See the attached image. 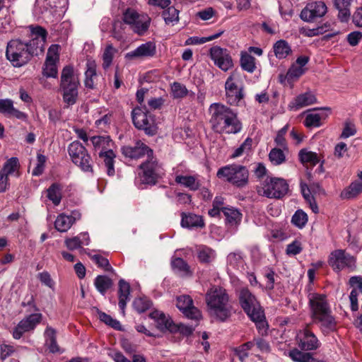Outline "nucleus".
I'll use <instances>...</instances> for the list:
<instances>
[{
    "label": "nucleus",
    "mask_w": 362,
    "mask_h": 362,
    "mask_svg": "<svg viewBox=\"0 0 362 362\" xmlns=\"http://www.w3.org/2000/svg\"><path fill=\"white\" fill-rule=\"evenodd\" d=\"M90 258L96 264H98V267L104 269L105 271L112 270V267L107 258L103 257L100 255H93Z\"/></svg>",
    "instance_id": "nucleus-60"
},
{
    "label": "nucleus",
    "mask_w": 362,
    "mask_h": 362,
    "mask_svg": "<svg viewBox=\"0 0 362 362\" xmlns=\"http://www.w3.org/2000/svg\"><path fill=\"white\" fill-rule=\"evenodd\" d=\"M115 53V49L112 45H108L103 54V66L104 69H107L112 64L114 54Z\"/></svg>",
    "instance_id": "nucleus-58"
},
{
    "label": "nucleus",
    "mask_w": 362,
    "mask_h": 362,
    "mask_svg": "<svg viewBox=\"0 0 362 362\" xmlns=\"http://www.w3.org/2000/svg\"><path fill=\"white\" fill-rule=\"evenodd\" d=\"M46 163V157L40 153L37 156V164L34 170H33V175L39 176L42 174Z\"/></svg>",
    "instance_id": "nucleus-59"
},
{
    "label": "nucleus",
    "mask_w": 362,
    "mask_h": 362,
    "mask_svg": "<svg viewBox=\"0 0 362 362\" xmlns=\"http://www.w3.org/2000/svg\"><path fill=\"white\" fill-rule=\"evenodd\" d=\"M79 85V80L74 74V68L71 66L64 67L61 74L60 89L62 92L63 101L66 107L76 103Z\"/></svg>",
    "instance_id": "nucleus-3"
},
{
    "label": "nucleus",
    "mask_w": 362,
    "mask_h": 362,
    "mask_svg": "<svg viewBox=\"0 0 362 362\" xmlns=\"http://www.w3.org/2000/svg\"><path fill=\"white\" fill-rule=\"evenodd\" d=\"M327 12V7L324 1H316L308 3L300 13V18L304 21L311 22L315 18L324 16Z\"/></svg>",
    "instance_id": "nucleus-16"
},
{
    "label": "nucleus",
    "mask_w": 362,
    "mask_h": 362,
    "mask_svg": "<svg viewBox=\"0 0 362 362\" xmlns=\"http://www.w3.org/2000/svg\"><path fill=\"white\" fill-rule=\"evenodd\" d=\"M216 175L235 187H243L248 182L249 172L243 165L232 164L219 168Z\"/></svg>",
    "instance_id": "nucleus-5"
},
{
    "label": "nucleus",
    "mask_w": 362,
    "mask_h": 362,
    "mask_svg": "<svg viewBox=\"0 0 362 362\" xmlns=\"http://www.w3.org/2000/svg\"><path fill=\"white\" fill-rule=\"evenodd\" d=\"M47 198L54 206H58L62 200V188L57 183H53L47 190Z\"/></svg>",
    "instance_id": "nucleus-45"
},
{
    "label": "nucleus",
    "mask_w": 362,
    "mask_h": 362,
    "mask_svg": "<svg viewBox=\"0 0 362 362\" xmlns=\"http://www.w3.org/2000/svg\"><path fill=\"white\" fill-rule=\"evenodd\" d=\"M269 158L271 163L274 165H279L286 161V156L281 149L272 148L269 153Z\"/></svg>",
    "instance_id": "nucleus-51"
},
{
    "label": "nucleus",
    "mask_w": 362,
    "mask_h": 362,
    "mask_svg": "<svg viewBox=\"0 0 362 362\" xmlns=\"http://www.w3.org/2000/svg\"><path fill=\"white\" fill-rule=\"evenodd\" d=\"M226 99L230 105H239L244 98L243 86L238 73L233 72L225 83Z\"/></svg>",
    "instance_id": "nucleus-8"
},
{
    "label": "nucleus",
    "mask_w": 362,
    "mask_h": 362,
    "mask_svg": "<svg viewBox=\"0 0 362 362\" xmlns=\"http://www.w3.org/2000/svg\"><path fill=\"white\" fill-rule=\"evenodd\" d=\"M45 335L47 337L46 344L49 350L52 353L62 352L57 344L54 329L51 327H47L45 330Z\"/></svg>",
    "instance_id": "nucleus-46"
},
{
    "label": "nucleus",
    "mask_w": 362,
    "mask_h": 362,
    "mask_svg": "<svg viewBox=\"0 0 362 362\" xmlns=\"http://www.w3.org/2000/svg\"><path fill=\"white\" fill-rule=\"evenodd\" d=\"M351 1V0H334V6L339 11L338 17L343 22L347 21L350 16Z\"/></svg>",
    "instance_id": "nucleus-37"
},
{
    "label": "nucleus",
    "mask_w": 362,
    "mask_h": 362,
    "mask_svg": "<svg viewBox=\"0 0 362 362\" xmlns=\"http://www.w3.org/2000/svg\"><path fill=\"white\" fill-rule=\"evenodd\" d=\"M163 174V170L160 165L151 157L150 160L140 165L136 182L141 184L155 185Z\"/></svg>",
    "instance_id": "nucleus-9"
},
{
    "label": "nucleus",
    "mask_w": 362,
    "mask_h": 362,
    "mask_svg": "<svg viewBox=\"0 0 362 362\" xmlns=\"http://www.w3.org/2000/svg\"><path fill=\"white\" fill-rule=\"evenodd\" d=\"M209 315L221 321H226L232 315L233 306L227 291L219 286L210 288L205 296Z\"/></svg>",
    "instance_id": "nucleus-2"
},
{
    "label": "nucleus",
    "mask_w": 362,
    "mask_h": 362,
    "mask_svg": "<svg viewBox=\"0 0 362 362\" xmlns=\"http://www.w3.org/2000/svg\"><path fill=\"white\" fill-rule=\"evenodd\" d=\"M175 170V181L177 184L189 189L191 191H197L201 186L198 175H181L178 170Z\"/></svg>",
    "instance_id": "nucleus-25"
},
{
    "label": "nucleus",
    "mask_w": 362,
    "mask_h": 362,
    "mask_svg": "<svg viewBox=\"0 0 362 362\" xmlns=\"http://www.w3.org/2000/svg\"><path fill=\"white\" fill-rule=\"evenodd\" d=\"M227 262L228 267L235 269H239L243 267L244 257L240 252H231L227 257Z\"/></svg>",
    "instance_id": "nucleus-47"
},
{
    "label": "nucleus",
    "mask_w": 362,
    "mask_h": 362,
    "mask_svg": "<svg viewBox=\"0 0 362 362\" xmlns=\"http://www.w3.org/2000/svg\"><path fill=\"white\" fill-rule=\"evenodd\" d=\"M300 189L302 194L306 202L309 204L310 209L314 213L317 214L318 212V206L314 199L313 196L311 194L310 189L306 184L303 183L300 184Z\"/></svg>",
    "instance_id": "nucleus-50"
},
{
    "label": "nucleus",
    "mask_w": 362,
    "mask_h": 362,
    "mask_svg": "<svg viewBox=\"0 0 362 362\" xmlns=\"http://www.w3.org/2000/svg\"><path fill=\"white\" fill-rule=\"evenodd\" d=\"M37 278L40 281L45 285L46 286L50 288L51 289H54L55 283L52 279L50 274L47 272H42L37 274Z\"/></svg>",
    "instance_id": "nucleus-62"
},
{
    "label": "nucleus",
    "mask_w": 362,
    "mask_h": 362,
    "mask_svg": "<svg viewBox=\"0 0 362 362\" xmlns=\"http://www.w3.org/2000/svg\"><path fill=\"white\" fill-rule=\"evenodd\" d=\"M132 115L133 123L137 129L144 130L148 134H154L153 119L147 112L141 107H135Z\"/></svg>",
    "instance_id": "nucleus-14"
},
{
    "label": "nucleus",
    "mask_w": 362,
    "mask_h": 362,
    "mask_svg": "<svg viewBox=\"0 0 362 362\" xmlns=\"http://www.w3.org/2000/svg\"><path fill=\"white\" fill-rule=\"evenodd\" d=\"M41 320L42 314L40 313H33L25 317L14 328L12 333L13 337L19 339L24 333L34 329Z\"/></svg>",
    "instance_id": "nucleus-19"
},
{
    "label": "nucleus",
    "mask_w": 362,
    "mask_h": 362,
    "mask_svg": "<svg viewBox=\"0 0 362 362\" xmlns=\"http://www.w3.org/2000/svg\"><path fill=\"white\" fill-rule=\"evenodd\" d=\"M211 115L210 124L213 130L219 134H237L242 129V123L238 114L228 106L220 103H212L209 108Z\"/></svg>",
    "instance_id": "nucleus-1"
},
{
    "label": "nucleus",
    "mask_w": 362,
    "mask_h": 362,
    "mask_svg": "<svg viewBox=\"0 0 362 362\" xmlns=\"http://www.w3.org/2000/svg\"><path fill=\"white\" fill-rule=\"evenodd\" d=\"M303 250L300 241L295 240L287 245L286 252L288 255H296L301 252Z\"/></svg>",
    "instance_id": "nucleus-63"
},
{
    "label": "nucleus",
    "mask_w": 362,
    "mask_h": 362,
    "mask_svg": "<svg viewBox=\"0 0 362 362\" xmlns=\"http://www.w3.org/2000/svg\"><path fill=\"white\" fill-rule=\"evenodd\" d=\"M320 325V329L325 334H328L337 329V322L332 315L331 311L313 319Z\"/></svg>",
    "instance_id": "nucleus-28"
},
{
    "label": "nucleus",
    "mask_w": 362,
    "mask_h": 362,
    "mask_svg": "<svg viewBox=\"0 0 362 362\" xmlns=\"http://www.w3.org/2000/svg\"><path fill=\"white\" fill-rule=\"evenodd\" d=\"M171 93L174 98H182L187 95L188 90L185 85L174 82L171 85Z\"/></svg>",
    "instance_id": "nucleus-55"
},
{
    "label": "nucleus",
    "mask_w": 362,
    "mask_h": 362,
    "mask_svg": "<svg viewBox=\"0 0 362 362\" xmlns=\"http://www.w3.org/2000/svg\"><path fill=\"white\" fill-rule=\"evenodd\" d=\"M72 225V219L64 213L58 215L54 221V227L56 230L61 233L66 232Z\"/></svg>",
    "instance_id": "nucleus-41"
},
{
    "label": "nucleus",
    "mask_w": 362,
    "mask_h": 362,
    "mask_svg": "<svg viewBox=\"0 0 362 362\" xmlns=\"http://www.w3.org/2000/svg\"><path fill=\"white\" fill-rule=\"evenodd\" d=\"M31 32H32L33 36H34L35 40H40V42L42 44L45 43L47 33V31L44 28H42V27H40V26H37L35 28H32Z\"/></svg>",
    "instance_id": "nucleus-64"
},
{
    "label": "nucleus",
    "mask_w": 362,
    "mask_h": 362,
    "mask_svg": "<svg viewBox=\"0 0 362 362\" xmlns=\"http://www.w3.org/2000/svg\"><path fill=\"white\" fill-rule=\"evenodd\" d=\"M0 171L5 173L7 176L14 175L19 177L21 173L18 159L16 157H12L8 159Z\"/></svg>",
    "instance_id": "nucleus-33"
},
{
    "label": "nucleus",
    "mask_w": 362,
    "mask_h": 362,
    "mask_svg": "<svg viewBox=\"0 0 362 362\" xmlns=\"http://www.w3.org/2000/svg\"><path fill=\"white\" fill-rule=\"evenodd\" d=\"M223 213L226 217V223L231 226L237 225L241 221L242 214L238 209L233 207L223 209Z\"/></svg>",
    "instance_id": "nucleus-44"
},
{
    "label": "nucleus",
    "mask_w": 362,
    "mask_h": 362,
    "mask_svg": "<svg viewBox=\"0 0 362 362\" xmlns=\"http://www.w3.org/2000/svg\"><path fill=\"white\" fill-rule=\"evenodd\" d=\"M328 264L337 272L345 269L353 271L356 268V258L343 250H336L330 253Z\"/></svg>",
    "instance_id": "nucleus-12"
},
{
    "label": "nucleus",
    "mask_w": 362,
    "mask_h": 362,
    "mask_svg": "<svg viewBox=\"0 0 362 362\" xmlns=\"http://www.w3.org/2000/svg\"><path fill=\"white\" fill-rule=\"evenodd\" d=\"M94 285L96 289L101 294H105V292L112 286V281L106 276L99 275L95 278Z\"/></svg>",
    "instance_id": "nucleus-48"
},
{
    "label": "nucleus",
    "mask_w": 362,
    "mask_h": 362,
    "mask_svg": "<svg viewBox=\"0 0 362 362\" xmlns=\"http://www.w3.org/2000/svg\"><path fill=\"white\" fill-rule=\"evenodd\" d=\"M123 21L130 25L134 33L140 35L147 31L151 23V18L147 15H140L132 8H127L124 12Z\"/></svg>",
    "instance_id": "nucleus-11"
},
{
    "label": "nucleus",
    "mask_w": 362,
    "mask_h": 362,
    "mask_svg": "<svg viewBox=\"0 0 362 362\" xmlns=\"http://www.w3.org/2000/svg\"><path fill=\"white\" fill-rule=\"evenodd\" d=\"M299 159L303 163H310L312 165H315L320 162L318 155L313 151L302 149L299 152Z\"/></svg>",
    "instance_id": "nucleus-49"
},
{
    "label": "nucleus",
    "mask_w": 362,
    "mask_h": 362,
    "mask_svg": "<svg viewBox=\"0 0 362 362\" xmlns=\"http://www.w3.org/2000/svg\"><path fill=\"white\" fill-rule=\"evenodd\" d=\"M122 153L125 157L132 159H139L145 155H147L148 158H150L153 155V151L141 141H137L134 146H123Z\"/></svg>",
    "instance_id": "nucleus-22"
},
{
    "label": "nucleus",
    "mask_w": 362,
    "mask_h": 362,
    "mask_svg": "<svg viewBox=\"0 0 362 362\" xmlns=\"http://www.w3.org/2000/svg\"><path fill=\"white\" fill-rule=\"evenodd\" d=\"M362 192V182L355 181L351 182L347 187H346L341 192V197L342 199H350L356 197Z\"/></svg>",
    "instance_id": "nucleus-36"
},
{
    "label": "nucleus",
    "mask_w": 362,
    "mask_h": 362,
    "mask_svg": "<svg viewBox=\"0 0 362 362\" xmlns=\"http://www.w3.org/2000/svg\"><path fill=\"white\" fill-rule=\"evenodd\" d=\"M210 57L214 64L223 71H227L233 66L228 51L218 46H214L210 49Z\"/></svg>",
    "instance_id": "nucleus-18"
},
{
    "label": "nucleus",
    "mask_w": 362,
    "mask_h": 362,
    "mask_svg": "<svg viewBox=\"0 0 362 362\" xmlns=\"http://www.w3.org/2000/svg\"><path fill=\"white\" fill-rule=\"evenodd\" d=\"M275 56L278 59H285L291 52V49L288 43L284 40H280L277 41L273 47Z\"/></svg>",
    "instance_id": "nucleus-40"
},
{
    "label": "nucleus",
    "mask_w": 362,
    "mask_h": 362,
    "mask_svg": "<svg viewBox=\"0 0 362 362\" xmlns=\"http://www.w3.org/2000/svg\"><path fill=\"white\" fill-rule=\"evenodd\" d=\"M156 53L154 42H147L141 44L135 49L126 54V58L130 60L153 57Z\"/></svg>",
    "instance_id": "nucleus-23"
},
{
    "label": "nucleus",
    "mask_w": 362,
    "mask_h": 362,
    "mask_svg": "<svg viewBox=\"0 0 362 362\" xmlns=\"http://www.w3.org/2000/svg\"><path fill=\"white\" fill-rule=\"evenodd\" d=\"M98 317L100 321H102L107 325L117 330L121 329L120 322L118 320L113 319L110 315L100 311L98 312Z\"/></svg>",
    "instance_id": "nucleus-56"
},
{
    "label": "nucleus",
    "mask_w": 362,
    "mask_h": 362,
    "mask_svg": "<svg viewBox=\"0 0 362 362\" xmlns=\"http://www.w3.org/2000/svg\"><path fill=\"white\" fill-rule=\"evenodd\" d=\"M171 265L173 269L179 273L181 276H188L192 274L189 266L182 258H173L171 262Z\"/></svg>",
    "instance_id": "nucleus-38"
},
{
    "label": "nucleus",
    "mask_w": 362,
    "mask_h": 362,
    "mask_svg": "<svg viewBox=\"0 0 362 362\" xmlns=\"http://www.w3.org/2000/svg\"><path fill=\"white\" fill-rule=\"evenodd\" d=\"M90 141L93 146L95 153L100 155V153L106 152L112 149L114 142L109 136H95L90 138Z\"/></svg>",
    "instance_id": "nucleus-29"
},
{
    "label": "nucleus",
    "mask_w": 362,
    "mask_h": 362,
    "mask_svg": "<svg viewBox=\"0 0 362 362\" xmlns=\"http://www.w3.org/2000/svg\"><path fill=\"white\" fill-rule=\"evenodd\" d=\"M133 305L138 313H144L151 306V302L146 297L138 298L134 300Z\"/></svg>",
    "instance_id": "nucleus-57"
},
{
    "label": "nucleus",
    "mask_w": 362,
    "mask_h": 362,
    "mask_svg": "<svg viewBox=\"0 0 362 362\" xmlns=\"http://www.w3.org/2000/svg\"><path fill=\"white\" fill-rule=\"evenodd\" d=\"M327 115L325 112H315L308 114L304 124L307 127H318L321 125V120L325 119Z\"/></svg>",
    "instance_id": "nucleus-42"
},
{
    "label": "nucleus",
    "mask_w": 362,
    "mask_h": 362,
    "mask_svg": "<svg viewBox=\"0 0 362 362\" xmlns=\"http://www.w3.org/2000/svg\"><path fill=\"white\" fill-rule=\"evenodd\" d=\"M308 299L313 319L331 311L324 294L310 293Z\"/></svg>",
    "instance_id": "nucleus-17"
},
{
    "label": "nucleus",
    "mask_w": 362,
    "mask_h": 362,
    "mask_svg": "<svg viewBox=\"0 0 362 362\" xmlns=\"http://www.w3.org/2000/svg\"><path fill=\"white\" fill-rule=\"evenodd\" d=\"M29 45L19 40H12L7 44L6 56L16 67L26 64L33 55Z\"/></svg>",
    "instance_id": "nucleus-6"
},
{
    "label": "nucleus",
    "mask_w": 362,
    "mask_h": 362,
    "mask_svg": "<svg viewBox=\"0 0 362 362\" xmlns=\"http://www.w3.org/2000/svg\"><path fill=\"white\" fill-rule=\"evenodd\" d=\"M288 356L296 362H318L311 354L303 352L298 349L291 350Z\"/></svg>",
    "instance_id": "nucleus-43"
},
{
    "label": "nucleus",
    "mask_w": 362,
    "mask_h": 362,
    "mask_svg": "<svg viewBox=\"0 0 362 362\" xmlns=\"http://www.w3.org/2000/svg\"><path fill=\"white\" fill-rule=\"evenodd\" d=\"M252 139L247 137L239 147L234 150L231 158H235L243 156L244 153H248L252 148Z\"/></svg>",
    "instance_id": "nucleus-52"
},
{
    "label": "nucleus",
    "mask_w": 362,
    "mask_h": 362,
    "mask_svg": "<svg viewBox=\"0 0 362 362\" xmlns=\"http://www.w3.org/2000/svg\"><path fill=\"white\" fill-rule=\"evenodd\" d=\"M239 301L249 317L257 323V327L264 325V313L255 296L247 288H242L239 292Z\"/></svg>",
    "instance_id": "nucleus-4"
},
{
    "label": "nucleus",
    "mask_w": 362,
    "mask_h": 362,
    "mask_svg": "<svg viewBox=\"0 0 362 362\" xmlns=\"http://www.w3.org/2000/svg\"><path fill=\"white\" fill-rule=\"evenodd\" d=\"M99 158L103 160L105 168H107V174L109 176L115 175V158L116 155L112 149L106 151V152L100 153Z\"/></svg>",
    "instance_id": "nucleus-34"
},
{
    "label": "nucleus",
    "mask_w": 362,
    "mask_h": 362,
    "mask_svg": "<svg viewBox=\"0 0 362 362\" xmlns=\"http://www.w3.org/2000/svg\"><path fill=\"white\" fill-rule=\"evenodd\" d=\"M0 113L21 120H26L27 119V115L15 108L13 102L11 99H0Z\"/></svg>",
    "instance_id": "nucleus-27"
},
{
    "label": "nucleus",
    "mask_w": 362,
    "mask_h": 362,
    "mask_svg": "<svg viewBox=\"0 0 362 362\" xmlns=\"http://www.w3.org/2000/svg\"><path fill=\"white\" fill-rule=\"evenodd\" d=\"M255 344L254 342L248 341L239 347H238L235 350L238 356H239L241 361H243L248 355L247 351L250 349H254Z\"/></svg>",
    "instance_id": "nucleus-61"
},
{
    "label": "nucleus",
    "mask_w": 362,
    "mask_h": 362,
    "mask_svg": "<svg viewBox=\"0 0 362 362\" xmlns=\"http://www.w3.org/2000/svg\"><path fill=\"white\" fill-rule=\"evenodd\" d=\"M317 102L315 95L311 92H306L296 96L289 104L288 109L297 111L304 107L315 104Z\"/></svg>",
    "instance_id": "nucleus-26"
},
{
    "label": "nucleus",
    "mask_w": 362,
    "mask_h": 362,
    "mask_svg": "<svg viewBox=\"0 0 362 362\" xmlns=\"http://www.w3.org/2000/svg\"><path fill=\"white\" fill-rule=\"evenodd\" d=\"M288 190V185L285 180L267 177L258 187L257 192L268 198L281 199L286 194Z\"/></svg>",
    "instance_id": "nucleus-7"
},
{
    "label": "nucleus",
    "mask_w": 362,
    "mask_h": 362,
    "mask_svg": "<svg viewBox=\"0 0 362 362\" xmlns=\"http://www.w3.org/2000/svg\"><path fill=\"white\" fill-rule=\"evenodd\" d=\"M308 220V215L303 210L298 209L293 215L291 222L299 228H303Z\"/></svg>",
    "instance_id": "nucleus-53"
},
{
    "label": "nucleus",
    "mask_w": 362,
    "mask_h": 362,
    "mask_svg": "<svg viewBox=\"0 0 362 362\" xmlns=\"http://www.w3.org/2000/svg\"><path fill=\"white\" fill-rule=\"evenodd\" d=\"M68 153L72 162L84 172H92V160L86 148L78 141L71 142Z\"/></svg>",
    "instance_id": "nucleus-10"
},
{
    "label": "nucleus",
    "mask_w": 362,
    "mask_h": 362,
    "mask_svg": "<svg viewBox=\"0 0 362 362\" xmlns=\"http://www.w3.org/2000/svg\"><path fill=\"white\" fill-rule=\"evenodd\" d=\"M176 305L187 318L198 320L201 317L199 310L193 305V300L189 296H178Z\"/></svg>",
    "instance_id": "nucleus-21"
},
{
    "label": "nucleus",
    "mask_w": 362,
    "mask_h": 362,
    "mask_svg": "<svg viewBox=\"0 0 362 362\" xmlns=\"http://www.w3.org/2000/svg\"><path fill=\"white\" fill-rule=\"evenodd\" d=\"M119 307L124 313V309L127 301L129 300L130 286L129 283L123 279L119 281Z\"/></svg>",
    "instance_id": "nucleus-32"
},
{
    "label": "nucleus",
    "mask_w": 362,
    "mask_h": 362,
    "mask_svg": "<svg viewBox=\"0 0 362 362\" xmlns=\"http://www.w3.org/2000/svg\"><path fill=\"white\" fill-rule=\"evenodd\" d=\"M60 46L52 45L47 52L42 74L46 77L56 78L58 74L57 64L59 62Z\"/></svg>",
    "instance_id": "nucleus-13"
},
{
    "label": "nucleus",
    "mask_w": 362,
    "mask_h": 362,
    "mask_svg": "<svg viewBox=\"0 0 362 362\" xmlns=\"http://www.w3.org/2000/svg\"><path fill=\"white\" fill-rule=\"evenodd\" d=\"M97 78L96 64L93 60H88L86 71L85 72V86L88 88H93Z\"/></svg>",
    "instance_id": "nucleus-31"
},
{
    "label": "nucleus",
    "mask_w": 362,
    "mask_h": 362,
    "mask_svg": "<svg viewBox=\"0 0 362 362\" xmlns=\"http://www.w3.org/2000/svg\"><path fill=\"white\" fill-rule=\"evenodd\" d=\"M178 10L173 6H170L166 10L163 11V17L167 24L174 23L178 21Z\"/></svg>",
    "instance_id": "nucleus-54"
},
{
    "label": "nucleus",
    "mask_w": 362,
    "mask_h": 362,
    "mask_svg": "<svg viewBox=\"0 0 362 362\" xmlns=\"http://www.w3.org/2000/svg\"><path fill=\"white\" fill-rule=\"evenodd\" d=\"M298 346L306 351L315 350L320 346V341L317 337L310 329L305 328L300 330L296 335Z\"/></svg>",
    "instance_id": "nucleus-20"
},
{
    "label": "nucleus",
    "mask_w": 362,
    "mask_h": 362,
    "mask_svg": "<svg viewBox=\"0 0 362 362\" xmlns=\"http://www.w3.org/2000/svg\"><path fill=\"white\" fill-rule=\"evenodd\" d=\"M240 62L242 69L248 73H253L256 69V59L247 52H241Z\"/></svg>",
    "instance_id": "nucleus-35"
},
{
    "label": "nucleus",
    "mask_w": 362,
    "mask_h": 362,
    "mask_svg": "<svg viewBox=\"0 0 362 362\" xmlns=\"http://www.w3.org/2000/svg\"><path fill=\"white\" fill-rule=\"evenodd\" d=\"M308 62L309 57L307 56H300L298 57L284 76V79H287L288 81H284L283 76L281 75L280 82L281 83H287L291 86L295 81L298 80L300 76L305 74L306 71V68L305 66Z\"/></svg>",
    "instance_id": "nucleus-15"
},
{
    "label": "nucleus",
    "mask_w": 362,
    "mask_h": 362,
    "mask_svg": "<svg viewBox=\"0 0 362 362\" xmlns=\"http://www.w3.org/2000/svg\"><path fill=\"white\" fill-rule=\"evenodd\" d=\"M181 216V226L183 228L192 229L195 228H203L204 226V222L201 216L192 213H182Z\"/></svg>",
    "instance_id": "nucleus-30"
},
{
    "label": "nucleus",
    "mask_w": 362,
    "mask_h": 362,
    "mask_svg": "<svg viewBox=\"0 0 362 362\" xmlns=\"http://www.w3.org/2000/svg\"><path fill=\"white\" fill-rule=\"evenodd\" d=\"M197 257L200 262L209 263L216 258V252L207 246L201 245L197 249Z\"/></svg>",
    "instance_id": "nucleus-39"
},
{
    "label": "nucleus",
    "mask_w": 362,
    "mask_h": 362,
    "mask_svg": "<svg viewBox=\"0 0 362 362\" xmlns=\"http://www.w3.org/2000/svg\"><path fill=\"white\" fill-rule=\"evenodd\" d=\"M149 316L155 320L157 328L160 331L174 332L176 329L175 324L169 316L165 315L163 313L155 310L151 313Z\"/></svg>",
    "instance_id": "nucleus-24"
}]
</instances>
